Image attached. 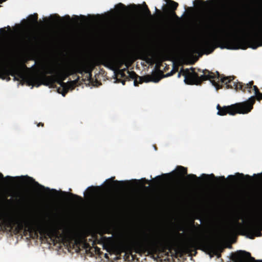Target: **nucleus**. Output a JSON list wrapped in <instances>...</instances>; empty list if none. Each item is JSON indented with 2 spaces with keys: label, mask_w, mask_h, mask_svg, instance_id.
Masks as SVG:
<instances>
[{
  "label": "nucleus",
  "mask_w": 262,
  "mask_h": 262,
  "mask_svg": "<svg viewBox=\"0 0 262 262\" xmlns=\"http://www.w3.org/2000/svg\"><path fill=\"white\" fill-rule=\"evenodd\" d=\"M113 249L116 255H121L124 253V258L127 259L132 255L133 259L135 256L133 252L142 255H150L152 257L156 255L157 256L160 253H166L167 256L169 253L172 255V251L174 250L173 245L171 239L167 237H163L152 240L149 243L138 242L130 244L127 241H121L116 244Z\"/></svg>",
  "instance_id": "1"
},
{
  "label": "nucleus",
  "mask_w": 262,
  "mask_h": 262,
  "mask_svg": "<svg viewBox=\"0 0 262 262\" xmlns=\"http://www.w3.org/2000/svg\"><path fill=\"white\" fill-rule=\"evenodd\" d=\"M7 227L10 232L17 234L24 230L29 233L30 237L37 239L38 233L41 238L47 239L48 237L54 241L53 238L57 237L59 234L56 229L47 228L41 225L34 226L22 213L17 212L14 214L7 223Z\"/></svg>",
  "instance_id": "2"
},
{
  "label": "nucleus",
  "mask_w": 262,
  "mask_h": 262,
  "mask_svg": "<svg viewBox=\"0 0 262 262\" xmlns=\"http://www.w3.org/2000/svg\"><path fill=\"white\" fill-rule=\"evenodd\" d=\"M226 47L228 49H246L248 47L256 49L262 46V27L246 37L234 40L226 39Z\"/></svg>",
  "instance_id": "3"
},
{
  "label": "nucleus",
  "mask_w": 262,
  "mask_h": 262,
  "mask_svg": "<svg viewBox=\"0 0 262 262\" xmlns=\"http://www.w3.org/2000/svg\"><path fill=\"white\" fill-rule=\"evenodd\" d=\"M255 103V97H251L247 101L238 102L228 106H221L220 104L216 106L217 114L220 116H225L227 114L235 115L236 114H246L251 111Z\"/></svg>",
  "instance_id": "4"
},
{
  "label": "nucleus",
  "mask_w": 262,
  "mask_h": 262,
  "mask_svg": "<svg viewBox=\"0 0 262 262\" xmlns=\"http://www.w3.org/2000/svg\"><path fill=\"white\" fill-rule=\"evenodd\" d=\"M210 243L208 241L199 239H190L183 244L179 248L175 250V257H182L184 255L195 256L197 249L208 247Z\"/></svg>",
  "instance_id": "5"
},
{
  "label": "nucleus",
  "mask_w": 262,
  "mask_h": 262,
  "mask_svg": "<svg viewBox=\"0 0 262 262\" xmlns=\"http://www.w3.org/2000/svg\"><path fill=\"white\" fill-rule=\"evenodd\" d=\"M214 31L210 37L203 39L196 45L197 49L205 51L207 54H210L219 47L221 42L218 36L219 30L215 29Z\"/></svg>",
  "instance_id": "6"
},
{
  "label": "nucleus",
  "mask_w": 262,
  "mask_h": 262,
  "mask_svg": "<svg viewBox=\"0 0 262 262\" xmlns=\"http://www.w3.org/2000/svg\"><path fill=\"white\" fill-rule=\"evenodd\" d=\"M234 76L225 77L220 75V80H218L219 89L222 88L223 85L225 84L226 89H234L236 90L239 89L245 92L246 89H250L254 83L253 81H251L248 83L243 84L242 82L234 81Z\"/></svg>",
  "instance_id": "7"
},
{
  "label": "nucleus",
  "mask_w": 262,
  "mask_h": 262,
  "mask_svg": "<svg viewBox=\"0 0 262 262\" xmlns=\"http://www.w3.org/2000/svg\"><path fill=\"white\" fill-rule=\"evenodd\" d=\"M127 74V78H126V80H134V84L136 86H138L139 83H142L143 82H148L152 81L158 82L163 77L162 76L163 73L162 72L161 73L156 72L151 75H147L144 76H139L134 71L130 72L128 70Z\"/></svg>",
  "instance_id": "8"
},
{
  "label": "nucleus",
  "mask_w": 262,
  "mask_h": 262,
  "mask_svg": "<svg viewBox=\"0 0 262 262\" xmlns=\"http://www.w3.org/2000/svg\"><path fill=\"white\" fill-rule=\"evenodd\" d=\"M83 72L89 74V78H91L92 76V70H90L87 68L85 67H79L76 69H73L70 71H62L58 69H57L55 67H51L49 68L46 74H55L57 75V77L60 78L63 81L66 79V78L70 75L78 73L82 74Z\"/></svg>",
  "instance_id": "9"
},
{
  "label": "nucleus",
  "mask_w": 262,
  "mask_h": 262,
  "mask_svg": "<svg viewBox=\"0 0 262 262\" xmlns=\"http://www.w3.org/2000/svg\"><path fill=\"white\" fill-rule=\"evenodd\" d=\"M262 221L261 222H252L246 224L241 229L239 234L245 235L250 239L262 236Z\"/></svg>",
  "instance_id": "10"
},
{
  "label": "nucleus",
  "mask_w": 262,
  "mask_h": 262,
  "mask_svg": "<svg viewBox=\"0 0 262 262\" xmlns=\"http://www.w3.org/2000/svg\"><path fill=\"white\" fill-rule=\"evenodd\" d=\"M46 74V73L43 74L41 76V80L46 82L43 83L46 85H48L50 83L57 82L62 88V92L61 93L62 96H64L70 89H74V81L65 83L60 78L58 77L55 74H53L54 75L53 76H47Z\"/></svg>",
  "instance_id": "11"
},
{
  "label": "nucleus",
  "mask_w": 262,
  "mask_h": 262,
  "mask_svg": "<svg viewBox=\"0 0 262 262\" xmlns=\"http://www.w3.org/2000/svg\"><path fill=\"white\" fill-rule=\"evenodd\" d=\"M199 71L203 73V74L200 76L198 74L197 81L199 83V85H201L204 81L209 80L216 90L219 89L220 86H219L218 80H220V74L218 72H216V75H215L208 70H204L201 71V70L199 69Z\"/></svg>",
  "instance_id": "12"
},
{
  "label": "nucleus",
  "mask_w": 262,
  "mask_h": 262,
  "mask_svg": "<svg viewBox=\"0 0 262 262\" xmlns=\"http://www.w3.org/2000/svg\"><path fill=\"white\" fill-rule=\"evenodd\" d=\"M27 67L24 63L13 61L9 65L8 73L13 76L15 80H18L19 79L24 78V70Z\"/></svg>",
  "instance_id": "13"
},
{
  "label": "nucleus",
  "mask_w": 262,
  "mask_h": 262,
  "mask_svg": "<svg viewBox=\"0 0 262 262\" xmlns=\"http://www.w3.org/2000/svg\"><path fill=\"white\" fill-rule=\"evenodd\" d=\"M230 259L233 262H262V260H255L251 257L249 252L242 250L232 253Z\"/></svg>",
  "instance_id": "14"
},
{
  "label": "nucleus",
  "mask_w": 262,
  "mask_h": 262,
  "mask_svg": "<svg viewBox=\"0 0 262 262\" xmlns=\"http://www.w3.org/2000/svg\"><path fill=\"white\" fill-rule=\"evenodd\" d=\"M14 178L11 176L5 177L1 173V231H4L5 226L3 221V187L5 185L9 186L11 185Z\"/></svg>",
  "instance_id": "15"
},
{
  "label": "nucleus",
  "mask_w": 262,
  "mask_h": 262,
  "mask_svg": "<svg viewBox=\"0 0 262 262\" xmlns=\"http://www.w3.org/2000/svg\"><path fill=\"white\" fill-rule=\"evenodd\" d=\"M184 82L188 85H199V83L197 81L198 73L195 72L194 68L190 69H185L184 73Z\"/></svg>",
  "instance_id": "16"
},
{
  "label": "nucleus",
  "mask_w": 262,
  "mask_h": 262,
  "mask_svg": "<svg viewBox=\"0 0 262 262\" xmlns=\"http://www.w3.org/2000/svg\"><path fill=\"white\" fill-rule=\"evenodd\" d=\"M127 71L126 68L116 70L114 73L116 82H121L123 85H125L126 78H127V75L125 74V72L127 73Z\"/></svg>",
  "instance_id": "17"
},
{
  "label": "nucleus",
  "mask_w": 262,
  "mask_h": 262,
  "mask_svg": "<svg viewBox=\"0 0 262 262\" xmlns=\"http://www.w3.org/2000/svg\"><path fill=\"white\" fill-rule=\"evenodd\" d=\"M100 64L104 67L113 69L115 66V63L110 56L106 54L101 55L98 58Z\"/></svg>",
  "instance_id": "18"
},
{
  "label": "nucleus",
  "mask_w": 262,
  "mask_h": 262,
  "mask_svg": "<svg viewBox=\"0 0 262 262\" xmlns=\"http://www.w3.org/2000/svg\"><path fill=\"white\" fill-rule=\"evenodd\" d=\"M177 170L181 176L187 174L186 179L189 181H198L199 178L194 174H187V169L182 166H178L177 167Z\"/></svg>",
  "instance_id": "19"
},
{
  "label": "nucleus",
  "mask_w": 262,
  "mask_h": 262,
  "mask_svg": "<svg viewBox=\"0 0 262 262\" xmlns=\"http://www.w3.org/2000/svg\"><path fill=\"white\" fill-rule=\"evenodd\" d=\"M1 79H5V76L4 72L3 64V35L5 32V29L1 28Z\"/></svg>",
  "instance_id": "20"
},
{
  "label": "nucleus",
  "mask_w": 262,
  "mask_h": 262,
  "mask_svg": "<svg viewBox=\"0 0 262 262\" xmlns=\"http://www.w3.org/2000/svg\"><path fill=\"white\" fill-rule=\"evenodd\" d=\"M167 16L168 19V22L171 23L174 20L177 21L180 20V18L177 15L175 11L173 10H168L166 12Z\"/></svg>",
  "instance_id": "21"
},
{
  "label": "nucleus",
  "mask_w": 262,
  "mask_h": 262,
  "mask_svg": "<svg viewBox=\"0 0 262 262\" xmlns=\"http://www.w3.org/2000/svg\"><path fill=\"white\" fill-rule=\"evenodd\" d=\"M27 79L29 82V84H36L37 86H38L40 85V83L39 82V80L38 77L37 75H31L27 77Z\"/></svg>",
  "instance_id": "22"
},
{
  "label": "nucleus",
  "mask_w": 262,
  "mask_h": 262,
  "mask_svg": "<svg viewBox=\"0 0 262 262\" xmlns=\"http://www.w3.org/2000/svg\"><path fill=\"white\" fill-rule=\"evenodd\" d=\"M61 193L64 196L69 195L70 196L72 199L76 200V201L82 202L83 201V199L81 196H79L77 194H75L74 193L71 192H66L65 191H61Z\"/></svg>",
  "instance_id": "23"
},
{
  "label": "nucleus",
  "mask_w": 262,
  "mask_h": 262,
  "mask_svg": "<svg viewBox=\"0 0 262 262\" xmlns=\"http://www.w3.org/2000/svg\"><path fill=\"white\" fill-rule=\"evenodd\" d=\"M241 226V225L239 223H236L235 224H233L231 227H230L228 230V233L230 235H234L236 233L237 229L239 227Z\"/></svg>",
  "instance_id": "24"
},
{
  "label": "nucleus",
  "mask_w": 262,
  "mask_h": 262,
  "mask_svg": "<svg viewBox=\"0 0 262 262\" xmlns=\"http://www.w3.org/2000/svg\"><path fill=\"white\" fill-rule=\"evenodd\" d=\"M167 2L168 4V7H169L168 10L176 11L177 10L179 6L178 3L172 0H167Z\"/></svg>",
  "instance_id": "25"
},
{
  "label": "nucleus",
  "mask_w": 262,
  "mask_h": 262,
  "mask_svg": "<svg viewBox=\"0 0 262 262\" xmlns=\"http://www.w3.org/2000/svg\"><path fill=\"white\" fill-rule=\"evenodd\" d=\"M115 8L118 12L120 14L124 13L126 9V6L122 3H119L116 5Z\"/></svg>",
  "instance_id": "26"
},
{
  "label": "nucleus",
  "mask_w": 262,
  "mask_h": 262,
  "mask_svg": "<svg viewBox=\"0 0 262 262\" xmlns=\"http://www.w3.org/2000/svg\"><path fill=\"white\" fill-rule=\"evenodd\" d=\"M236 176L238 177L239 178H243L245 177L243 173H237L235 176L230 175L228 177L232 180H234L236 178ZM245 177L249 180L251 179V177L249 175H246Z\"/></svg>",
  "instance_id": "27"
},
{
  "label": "nucleus",
  "mask_w": 262,
  "mask_h": 262,
  "mask_svg": "<svg viewBox=\"0 0 262 262\" xmlns=\"http://www.w3.org/2000/svg\"><path fill=\"white\" fill-rule=\"evenodd\" d=\"M202 177H204V178H208V177H211L213 179H219L223 181H225V178L224 176H221L219 178H217V177H215L213 174H211L210 175L206 174H203Z\"/></svg>",
  "instance_id": "28"
},
{
  "label": "nucleus",
  "mask_w": 262,
  "mask_h": 262,
  "mask_svg": "<svg viewBox=\"0 0 262 262\" xmlns=\"http://www.w3.org/2000/svg\"><path fill=\"white\" fill-rule=\"evenodd\" d=\"M29 19L32 23L36 24L38 19L37 14L34 13V14L30 15L29 17Z\"/></svg>",
  "instance_id": "29"
},
{
  "label": "nucleus",
  "mask_w": 262,
  "mask_h": 262,
  "mask_svg": "<svg viewBox=\"0 0 262 262\" xmlns=\"http://www.w3.org/2000/svg\"><path fill=\"white\" fill-rule=\"evenodd\" d=\"M13 197L15 198V201L17 202H20L22 201V195L20 193H14L12 195Z\"/></svg>",
  "instance_id": "30"
},
{
  "label": "nucleus",
  "mask_w": 262,
  "mask_h": 262,
  "mask_svg": "<svg viewBox=\"0 0 262 262\" xmlns=\"http://www.w3.org/2000/svg\"><path fill=\"white\" fill-rule=\"evenodd\" d=\"M252 88L253 89V90L254 91L255 95H257V93H258L259 92L258 88L256 85H253V84L252 85L250 89H246V91L247 90L249 93H251Z\"/></svg>",
  "instance_id": "31"
},
{
  "label": "nucleus",
  "mask_w": 262,
  "mask_h": 262,
  "mask_svg": "<svg viewBox=\"0 0 262 262\" xmlns=\"http://www.w3.org/2000/svg\"><path fill=\"white\" fill-rule=\"evenodd\" d=\"M88 193L90 196L93 195L95 193V187L92 186L88 188Z\"/></svg>",
  "instance_id": "32"
},
{
  "label": "nucleus",
  "mask_w": 262,
  "mask_h": 262,
  "mask_svg": "<svg viewBox=\"0 0 262 262\" xmlns=\"http://www.w3.org/2000/svg\"><path fill=\"white\" fill-rule=\"evenodd\" d=\"M50 18L51 19H52L53 20H60L61 19V18L60 17V16L57 14H55L53 15H51L50 16Z\"/></svg>",
  "instance_id": "33"
},
{
  "label": "nucleus",
  "mask_w": 262,
  "mask_h": 262,
  "mask_svg": "<svg viewBox=\"0 0 262 262\" xmlns=\"http://www.w3.org/2000/svg\"><path fill=\"white\" fill-rule=\"evenodd\" d=\"M125 63V61L123 59L119 60L117 62V68L119 69L121 66Z\"/></svg>",
  "instance_id": "34"
},
{
  "label": "nucleus",
  "mask_w": 262,
  "mask_h": 262,
  "mask_svg": "<svg viewBox=\"0 0 262 262\" xmlns=\"http://www.w3.org/2000/svg\"><path fill=\"white\" fill-rule=\"evenodd\" d=\"M254 97H255V100L256 99L258 101H260L262 100V93L259 92L258 93H257V95H255V96Z\"/></svg>",
  "instance_id": "35"
},
{
  "label": "nucleus",
  "mask_w": 262,
  "mask_h": 262,
  "mask_svg": "<svg viewBox=\"0 0 262 262\" xmlns=\"http://www.w3.org/2000/svg\"><path fill=\"white\" fill-rule=\"evenodd\" d=\"M144 13L146 15L148 16H149V17H151V12L149 10V8H146V10H145V11H144Z\"/></svg>",
  "instance_id": "36"
},
{
  "label": "nucleus",
  "mask_w": 262,
  "mask_h": 262,
  "mask_svg": "<svg viewBox=\"0 0 262 262\" xmlns=\"http://www.w3.org/2000/svg\"><path fill=\"white\" fill-rule=\"evenodd\" d=\"M194 2L200 6H202L204 3L203 0H195Z\"/></svg>",
  "instance_id": "37"
},
{
  "label": "nucleus",
  "mask_w": 262,
  "mask_h": 262,
  "mask_svg": "<svg viewBox=\"0 0 262 262\" xmlns=\"http://www.w3.org/2000/svg\"><path fill=\"white\" fill-rule=\"evenodd\" d=\"M184 72H185V69H184L183 68L181 69L178 73V77H180L181 75L183 76V74L184 73Z\"/></svg>",
  "instance_id": "38"
},
{
  "label": "nucleus",
  "mask_w": 262,
  "mask_h": 262,
  "mask_svg": "<svg viewBox=\"0 0 262 262\" xmlns=\"http://www.w3.org/2000/svg\"><path fill=\"white\" fill-rule=\"evenodd\" d=\"M155 10L158 16H161L162 15V12L160 10L158 9L157 7H155Z\"/></svg>",
  "instance_id": "39"
},
{
  "label": "nucleus",
  "mask_w": 262,
  "mask_h": 262,
  "mask_svg": "<svg viewBox=\"0 0 262 262\" xmlns=\"http://www.w3.org/2000/svg\"><path fill=\"white\" fill-rule=\"evenodd\" d=\"M35 184L37 185L38 187H40L42 189H45V187L40 185L38 182H35Z\"/></svg>",
  "instance_id": "40"
},
{
  "label": "nucleus",
  "mask_w": 262,
  "mask_h": 262,
  "mask_svg": "<svg viewBox=\"0 0 262 262\" xmlns=\"http://www.w3.org/2000/svg\"><path fill=\"white\" fill-rule=\"evenodd\" d=\"M114 182L116 183L121 184H124L125 183H126L125 182H124V181H114Z\"/></svg>",
  "instance_id": "41"
},
{
  "label": "nucleus",
  "mask_w": 262,
  "mask_h": 262,
  "mask_svg": "<svg viewBox=\"0 0 262 262\" xmlns=\"http://www.w3.org/2000/svg\"><path fill=\"white\" fill-rule=\"evenodd\" d=\"M156 179L157 180H159L160 181H161V179H162V178L161 176H157L156 178Z\"/></svg>",
  "instance_id": "42"
},
{
  "label": "nucleus",
  "mask_w": 262,
  "mask_h": 262,
  "mask_svg": "<svg viewBox=\"0 0 262 262\" xmlns=\"http://www.w3.org/2000/svg\"><path fill=\"white\" fill-rule=\"evenodd\" d=\"M146 8H148V7L146 5V4L144 3V11H145V10H146Z\"/></svg>",
  "instance_id": "43"
},
{
  "label": "nucleus",
  "mask_w": 262,
  "mask_h": 262,
  "mask_svg": "<svg viewBox=\"0 0 262 262\" xmlns=\"http://www.w3.org/2000/svg\"><path fill=\"white\" fill-rule=\"evenodd\" d=\"M37 126H43V123L40 122V123H39L37 124Z\"/></svg>",
  "instance_id": "44"
},
{
  "label": "nucleus",
  "mask_w": 262,
  "mask_h": 262,
  "mask_svg": "<svg viewBox=\"0 0 262 262\" xmlns=\"http://www.w3.org/2000/svg\"><path fill=\"white\" fill-rule=\"evenodd\" d=\"M80 17L82 18L83 19H85V16L84 15H80Z\"/></svg>",
  "instance_id": "45"
},
{
  "label": "nucleus",
  "mask_w": 262,
  "mask_h": 262,
  "mask_svg": "<svg viewBox=\"0 0 262 262\" xmlns=\"http://www.w3.org/2000/svg\"><path fill=\"white\" fill-rule=\"evenodd\" d=\"M142 180L146 181L147 183H148V181L146 180L145 178L142 179Z\"/></svg>",
  "instance_id": "46"
},
{
  "label": "nucleus",
  "mask_w": 262,
  "mask_h": 262,
  "mask_svg": "<svg viewBox=\"0 0 262 262\" xmlns=\"http://www.w3.org/2000/svg\"><path fill=\"white\" fill-rule=\"evenodd\" d=\"M52 191H53L54 192H55V193H57V191L55 189H52Z\"/></svg>",
  "instance_id": "47"
},
{
  "label": "nucleus",
  "mask_w": 262,
  "mask_h": 262,
  "mask_svg": "<svg viewBox=\"0 0 262 262\" xmlns=\"http://www.w3.org/2000/svg\"><path fill=\"white\" fill-rule=\"evenodd\" d=\"M75 18H76V19H79V17L78 16H75Z\"/></svg>",
  "instance_id": "48"
},
{
  "label": "nucleus",
  "mask_w": 262,
  "mask_h": 262,
  "mask_svg": "<svg viewBox=\"0 0 262 262\" xmlns=\"http://www.w3.org/2000/svg\"><path fill=\"white\" fill-rule=\"evenodd\" d=\"M66 17H67V18H68V19H70V16H69V15H67V16H66Z\"/></svg>",
  "instance_id": "49"
},
{
  "label": "nucleus",
  "mask_w": 262,
  "mask_h": 262,
  "mask_svg": "<svg viewBox=\"0 0 262 262\" xmlns=\"http://www.w3.org/2000/svg\"><path fill=\"white\" fill-rule=\"evenodd\" d=\"M46 189L47 190H48V191H50V189L49 188H46Z\"/></svg>",
  "instance_id": "50"
},
{
  "label": "nucleus",
  "mask_w": 262,
  "mask_h": 262,
  "mask_svg": "<svg viewBox=\"0 0 262 262\" xmlns=\"http://www.w3.org/2000/svg\"><path fill=\"white\" fill-rule=\"evenodd\" d=\"M172 75V74H167V76H170V75Z\"/></svg>",
  "instance_id": "51"
},
{
  "label": "nucleus",
  "mask_w": 262,
  "mask_h": 262,
  "mask_svg": "<svg viewBox=\"0 0 262 262\" xmlns=\"http://www.w3.org/2000/svg\"><path fill=\"white\" fill-rule=\"evenodd\" d=\"M114 177H113V178H111V179H110L109 180L112 181V180H113V179H114Z\"/></svg>",
  "instance_id": "52"
},
{
  "label": "nucleus",
  "mask_w": 262,
  "mask_h": 262,
  "mask_svg": "<svg viewBox=\"0 0 262 262\" xmlns=\"http://www.w3.org/2000/svg\"><path fill=\"white\" fill-rule=\"evenodd\" d=\"M8 28L9 29H10V27L9 26H8Z\"/></svg>",
  "instance_id": "53"
},
{
  "label": "nucleus",
  "mask_w": 262,
  "mask_h": 262,
  "mask_svg": "<svg viewBox=\"0 0 262 262\" xmlns=\"http://www.w3.org/2000/svg\"><path fill=\"white\" fill-rule=\"evenodd\" d=\"M260 175H261V174H257V176H260Z\"/></svg>",
  "instance_id": "54"
}]
</instances>
